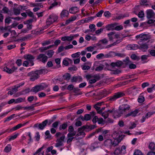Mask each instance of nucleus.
<instances>
[{"instance_id": "45", "label": "nucleus", "mask_w": 155, "mask_h": 155, "mask_svg": "<svg viewBox=\"0 0 155 155\" xmlns=\"http://www.w3.org/2000/svg\"><path fill=\"white\" fill-rule=\"evenodd\" d=\"M76 133V131H74L72 132H70L68 134L67 136L68 137H72L75 135Z\"/></svg>"}, {"instance_id": "27", "label": "nucleus", "mask_w": 155, "mask_h": 155, "mask_svg": "<svg viewBox=\"0 0 155 155\" xmlns=\"http://www.w3.org/2000/svg\"><path fill=\"white\" fill-rule=\"evenodd\" d=\"M69 15L68 12V11L64 10L62 11L61 13V17L62 18L68 17Z\"/></svg>"}, {"instance_id": "62", "label": "nucleus", "mask_w": 155, "mask_h": 155, "mask_svg": "<svg viewBox=\"0 0 155 155\" xmlns=\"http://www.w3.org/2000/svg\"><path fill=\"white\" fill-rule=\"evenodd\" d=\"M150 57V54H148L147 55H143L141 57V59L142 60H146L147 59L148 57Z\"/></svg>"}, {"instance_id": "17", "label": "nucleus", "mask_w": 155, "mask_h": 155, "mask_svg": "<svg viewBox=\"0 0 155 155\" xmlns=\"http://www.w3.org/2000/svg\"><path fill=\"white\" fill-rule=\"evenodd\" d=\"M123 64V62L120 61H118L116 62H112L110 65L113 67L117 66L120 67Z\"/></svg>"}, {"instance_id": "1", "label": "nucleus", "mask_w": 155, "mask_h": 155, "mask_svg": "<svg viewBox=\"0 0 155 155\" xmlns=\"http://www.w3.org/2000/svg\"><path fill=\"white\" fill-rule=\"evenodd\" d=\"M126 147L125 146L123 145L121 147L116 148L113 153L115 155H119L121 153H125L126 152Z\"/></svg>"}, {"instance_id": "11", "label": "nucleus", "mask_w": 155, "mask_h": 155, "mask_svg": "<svg viewBox=\"0 0 155 155\" xmlns=\"http://www.w3.org/2000/svg\"><path fill=\"white\" fill-rule=\"evenodd\" d=\"M95 114V112L92 111L90 114H86L84 115V121H88L90 120L92 117H93Z\"/></svg>"}, {"instance_id": "36", "label": "nucleus", "mask_w": 155, "mask_h": 155, "mask_svg": "<svg viewBox=\"0 0 155 155\" xmlns=\"http://www.w3.org/2000/svg\"><path fill=\"white\" fill-rule=\"evenodd\" d=\"M149 148L152 151L155 150V144L153 143H151L149 146Z\"/></svg>"}, {"instance_id": "52", "label": "nucleus", "mask_w": 155, "mask_h": 155, "mask_svg": "<svg viewBox=\"0 0 155 155\" xmlns=\"http://www.w3.org/2000/svg\"><path fill=\"white\" fill-rule=\"evenodd\" d=\"M18 135V134H17L11 136L9 138V140L10 141L12 140H14L17 137Z\"/></svg>"}, {"instance_id": "47", "label": "nucleus", "mask_w": 155, "mask_h": 155, "mask_svg": "<svg viewBox=\"0 0 155 155\" xmlns=\"http://www.w3.org/2000/svg\"><path fill=\"white\" fill-rule=\"evenodd\" d=\"M46 147L45 146V145H44L42 147L39 148L38 149V150L34 154V155H35L36 154H37L40 152L41 150L43 149L44 148H45Z\"/></svg>"}, {"instance_id": "22", "label": "nucleus", "mask_w": 155, "mask_h": 155, "mask_svg": "<svg viewBox=\"0 0 155 155\" xmlns=\"http://www.w3.org/2000/svg\"><path fill=\"white\" fill-rule=\"evenodd\" d=\"M112 140L108 139L105 140L104 142V144L106 146L109 147L110 148H111V143Z\"/></svg>"}, {"instance_id": "44", "label": "nucleus", "mask_w": 155, "mask_h": 155, "mask_svg": "<svg viewBox=\"0 0 155 155\" xmlns=\"http://www.w3.org/2000/svg\"><path fill=\"white\" fill-rule=\"evenodd\" d=\"M144 97L142 96L139 97L138 99V101L140 103H142L144 101Z\"/></svg>"}, {"instance_id": "61", "label": "nucleus", "mask_w": 155, "mask_h": 155, "mask_svg": "<svg viewBox=\"0 0 155 155\" xmlns=\"http://www.w3.org/2000/svg\"><path fill=\"white\" fill-rule=\"evenodd\" d=\"M11 18L12 17H8L6 18L5 20V23H7L8 24H9L12 21L11 20L12 18Z\"/></svg>"}, {"instance_id": "48", "label": "nucleus", "mask_w": 155, "mask_h": 155, "mask_svg": "<svg viewBox=\"0 0 155 155\" xmlns=\"http://www.w3.org/2000/svg\"><path fill=\"white\" fill-rule=\"evenodd\" d=\"M148 51L151 55L153 56H154V57L155 56V50L149 49L148 50Z\"/></svg>"}, {"instance_id": "31", "label": "nucleus", "mask_w": 155, "mask_h": 155, "mask_svg": "<svg viewBox=\"0 0 155 155\" xmlns=\"http://www.w3.org/2000/svg\"><path fill=\"white\" fill-rule=\"evenodd\" d=\"M63 79L64 80H68L70 79L71 75L69 73H67L62 76Z\"/></svg>"}, {"instance_id": "12", "label": "nucleus", "mask_w": 155, "mask_h": 155, "mask_svg": "<svg viewBox=\"0 0 155 155\" xmlns=\"http://www.w3.org/2000/svg\"><path fill=\"white\" fill-rule=\"evenodd\" d=\"M22 9L24 10L25 8H23L22 6H20L17 8H13V12L15 15H19L21 12V11Z\"/></svg>"}, {"instance_id": "7", "label": "nucleus", "mask_w": 155, "mask_h": 155, "mask_svg": "<svg viewBox=\"0 0 155 155\" xmlns=\"http://www.w3.org/2000/svg\"><path fill=\"white\" fill-rule=\"evenodd\" d=\"M135 38L137 39H140L141 41H146L149 38V36L143 33L137 35Z\"/></svg>"}, {"instance_id": "3", "label": "nucleus", "mask_w": 155, "mask_h": 155, "mask_svg": "<svg viewBox=\"0 0 155 155\" xmlns=\"http://www.w3.org/2000/svg\"><path fill=\"white\" fill-rule=\"evenodd\" d=\"M125 95V94L122 92H120L116 93L112 96L109 99L110 101H114L117 99L122 97Z\"/></svg>"}, {"instance_id": "37", "label": "nucleus", "mask_w": 155, "mask_h": 155, "mask_svg": "<svg viewBox=\"0 0 155 155\" xmlns=\"http://www.w3.org/2000/svg\"><path fill=\"white\" fill-rule=\"evenodd\" d=\"M123 64H125V65H127L131 63V61L129 60V57H126L125 59L123 60Z\"/></svg>"}, {"instance_id": "28", "label": "nucleus", "mask_w": 155, "mask_h": 155, "mask_svg": "<svg viewBox=\"0 0 155 155\" xmlns=\"http://www.w3.org/2000/svg\"><path fill=\"white\" fill-rule=\"evenodd\" d=\"M18 88H12L8 92V94L11 95L15 94L18 91Z\"/></svg>"}, {"instance_id": "60", "label": "nucleus", "mask_w": 155, "mask_h": 155, "mask_svg": "<svg viewBox=\"0 0 155 155\" xmlns=\"http://www.w3.org/2000/svg\"><path fill=\"white\" fill-rule=\"evenodd\" d=\"M131 49H132L133 50H135L138 48V46L136 44H133L131 45Z\"/></svg>"}, {"instance_id": "18", "label": "nucleus", "mask_w": 155, "mask_h": 155, "mask_svg": "<svg viewBox=\"0 0 155 155\" xmlns=\"http://www.w3.org/2000/svg\"><path fill=\"white\" fill-rule=\"evenodd\" d=\"M61 133L59 132V137L60 138L59 139V146L62 145L64 142V139L65 136L63 135L62 136L60 137Z\"/></svg>"}, {"instance_id": "24", "label": "nucleus", "mask_w": 155, "mask_h": 155, "mask_svg": "<svg viewBox=\"0 0 155 155\" xmlns=\"http://www.w3.org/2000/svg\"><path fill=\"white\" fill-rule=\"evenodd\" d=\"M138 113V110L137 109L134 111L129 113L126 115V117H127L130 116H131L133 117H135L137 115V114Z\"/></svg>"}, {"instance_id": "32", "label": "nucleus", "mask_w": 155, "mask_h": 155, "mask_svg": "<svg viewBox=\"0 0 155 155\" xmlns=\"http://www.w3.org/2000/svg\"><path fill=\"white\" fill-rule=\"evenodd\" d=\"M33 89L30 90L31 92H33L35 93H36L39 91L44 90V88H33Z\"/></svg>"}, {"instance_id": "56", "label": "nucleus", "mask_w": 155, "mask_h": 155, "mask_svg": "<svg viewBox=\"0 0 155 155\" xmlns=\"http://www.w3.org/2000/svg\"><path fill=\"white\" fill-rule=\"evenodd\" d=\"M23 108L24 110H34V108H33V106L32 105L28 107H24Z\"/></svg>"}, {"instance_id": "40", "label": "nucleus", "mask_w": 155, "mask_h": 155, "mask_svg": "<svg viewBox=\"0 0 155 155\" xmlns=\"http://www.w3.org/2000/svg\"><path fill=\"white\" fill-rule=\"evenodd\" d=\"M46 53L48 57L51 58L54 54V52L52 50H49L46 52Z\"/></svg>"}, {"instance_id": "33", "label": "nucleus", "mask_w": 155, "mask_h": 155, "mask_svg": "<svg viewBox=\"0 0 155 155\" xmlns=\"http://www.w3.org/2000/svg\"><path fill=\"white\" fill-rule=\"evenodd\" d=\"M49 86V84L46 83H42L34 87H46Z\"/></svg>"}, {"instance_id": "14", "label": "nucleus", "mask_w": 155, "mask_h": 155, "mask_svg": "<svg viewBox=\"0 0 155 155\" xmlns=\"http://www.w3.org/2000/svg\"><path fill=\"white\" fill-rule=\"evenodd\" d=\"M82 78L80 76H73L71 79L72 82H76L77 81L80 82L82 81Z\"/></svg>"}, {"instance_id": "55", "label": "nucleus", "mask_w": 155, "mask_h": 155, "mask_svg": "<svg viewBox=\"0 0 155 155\" xmlns=\"http://www.w3.org/2000/svg\"><path fill=\"white\" fill-rule=\"evenodd\" d=\"M81 53L80 52H78L77 53H76L74 54H72L71 56L72 58H74L76 57H79Z\"/></svg>"}, {"instance_id": "15", "label": "nucleus", "mask_w": 155, "mask_h": 155, "mask_svg": "<svg viewBox=\"0 0 155 155\" xmlns=\"http://www.w3.org/2000/svg\"><path fill=\"white\" fill-rule=\"evenodd\" d=\"M88 128H87L86 126H83L82 127L78 128V132H79V135L83 136L84 137L85 134V133L83 131L84 130L86 129H87Z\"/></svg>"}, {"instance_id": "5", "label": "nucleus", "mask_w": 155, "mask_h": 155, "mask_svg": "<svg viewBox=\"0 0 155 155\" xmlns=\"http://www.w3.org/2000/svg\"><path fill=\"white\" fill-rule=\"evenodd\" d=\"M130 108V106L127 104H123L120 106L119 107V110L120 111L121 114H123V113L127 110H129Z\"/></svg>"}, {"instance_id": "63", "label": "nucleus", "mask_w": 155, "mask_h": 155, "mask_svg": "<svg viewBox=\"0 0 155 155\" xmlns=\"http://www.w3.org/2000/svg\"><path fill=\"white\" fill-rule=\"evenodd\" d=\"M114 115L117 116L118 117H120L122 114L120 113L119 110V111L114 110Z\"/></svg>"}, {"instance_id": "10", "label": "nucleus", "mask_w": 155, "mask_h": 155, "mask_svg": "<svg viewBox=\"0 0 155 155\" xmlns=\"http://www.w3.org/2000/svg\"><path fill=\"white\" fill-rule=\"evenodd\" d=\"M48 57L44 54H41L39 55L37 58L43 63H45L47 61Z\"/></svg>"}, {"instance_id": "46", "label": "nucleus", "mask_w": 155, "mask_h": 155, "mask_svg": "<svg viewBox=\"0 0 155 155\" xmlns=\"http://www.w3.org/2000/svg\"><path fill=\"white\" fill-rule=\"evenodd\" d=\"M77 70V68L75 65H74L68 68V70L71 71H76Z\"/></svg>"}, {"instance_id": "59", "label": "nucleus", "mask_w": 155, "mask_h": 155, "mask_svg": "<svg viewBox=\"0 0 155 155\" xmlns=\"http://www.w3.org/2000/svg\"><path fill=\"white\" fill-rule=\"evenodd\" d=\"M134 155H143L140 151L138 150H136L134 153Z\"/></svg>"}, {"instance_id": "38", "label": "nucleus", "mask_w": 155, "mask_h": 155, "mask_svg": "<svg viewBox=\"0 0 155 155\" xmlns=\"http://www.w3.org/2000/svg\"><path fill=\"white\" fill-rule=\"evenodd\" d=\"M115 33V31H112L109 33L108 34L107 36L109 38L110 41H112L113 40V38L112 37V35H114Z\"/></svg>"}, {"instance_id": "16", "label": "nucleus", "mask_w": 155, "mask_h": 155, "mask_svg": "<svg viewBox=\"0 0 155 155\" xmlns=\"http://www.w3.org/2000/svg\"><path fill=\"white\" fill-rule=\"evenodd\" d=\"M48 122V120H46L43 121L41 123L39 124V129L41 130H43L47 124Z\"/></svg>"}, {"instance_id": "54", "label": "nucleus", "mask_w": 155, "mask_h": 155, "mask_svg": "<svg viewBox=\"0 0 155 155\" xmlns=\"http://www.w3.org/2000/svg\"><path fill=\"white\" fill-rule=\"evenodd\" d=\"M53 2L51 4V6L49 7V9H51L55 6H57L58 4L57 2Z\"/></svg>"}, {"instance_id": "43", "label": "nucleus", "mask_w": 155, "mask_h": 155, "mask_svg": "<svg viewBox=\"0 0 155 155\" xmlns=\"http://www.w3.org/2000/svg\"><path fill=\"white\" fill-rule=\"evenodd\" d=\"M53 46V45H51L47 47H45L41 48V51L43 52L49 49Z\"/></svg>"}, {"instance_id": "49", "label": "nucleus", "mask_w": 155, "mask_h": 155, "mask_svg": "<svg viewBox=\"0 0 155 155\" xmlns=\"http://www.w3.org/2000/svg\"><path fill=\"white\" fill-rule=\"evenodd\" d=\"M123 26L120 25L119 26H116L114 28V30L117 31H120L123 29Z\"/></svg>"}, {"instance_id": "57", "label": "nucleus", "mask_w": 155, "mask_h": 155, "mask_svg": "<svg viewBox=\"0 0 155 155\" xmlns=\"http://www.w3.org/2000/svg\"><path fill=\"white\" fill-rule=\"evenodd\" d=\"M144 12L143 11H141L139 12L138 14V16L139 18H142L144 16Z\"/></svg>"}, {"instance_id": "64", "label": "nucleus", "mask_w": 155, "mask_h": 155, "mask_svg": "<svg viewBox=\"0 0 155 155\" xmlns=\"http://www.w3.org/2000/svg\"><path fill=\"white\" fill-rule=\"evenodd\" d=\"M2 10L4 13H7L9 11L8 8L6 7H4Z\"/></svg>"}, {"instance_id": "6", "label": "nucleus", "mask_w": 155, "mask_h": 155, "mask_svg": "<svg viewBox=\"0 0 155 155\" xmlns=\"http://www.w3.org/2000/svg\"><path fill=\"white\" fill-rule=\"evenodd\" d=\"M64 90L65 88H66L68 90L70 91L72 93H74V95H79L81 94V93L80 91V89L78 88H63Z\"/></svg>"}, {"instance_id": "53", "label": "nucleus", "mask_w": 155, "mask_h": 155, "mask_svg": "<svg viewBox=\"0 0 155 155\" xmlns=\"http://www.w3.org/2000/svg\"><path fill=\"white\" fill-rule=\"evenodd\" d=\"M4 71L9 74L12 73V71L11 69H10L7 67L4 68Z\"/></svg>"}, {"instance_id": "34", "label": "nucleus", "mask_w": 155, "mask_h": 155, "mask_svg": "<svg viewBox=\"0 0 155 155\" xmlns=\"http://www.w3.org/2000/svg\"><path fill=\"white\" fill-rule=\"evenodd\" d=\"M105 56L106 58L109 57H113L115 56V52L113 51H110L108 54H106Z\"/></svg>"}, {"instance_id": "26", "label": "nucleus", "mask_w": 155, "mask_h": 155, "mask_svg": "<svg viewBox=\"0 0 155 155\" xmlns=\"http://www.w3.org/2000/svg\"><path fill=\"white\" fill-rule=\"evenodd\" d=\"M78 11V8L77 7H74L71 8L69 10V12L72 14H75Z\"/></svg>"}, {"instance_id": "21", "label": "nucleus", "mask_w": 155, "mask_h": 155, "mask_svg": "<svg viewBox=\"0 0 155 155\" xmlns=\"http://www.w3.org/2000/svg\"><path fill=\"white\" fill-rule=\"evenodd\" d=\"M26 124V123H25L24 124H18L16 126H15L12 127V129H11L10 130V132H11L13 131L19 129V128H21L22 126H24Z\"/></svg>"}, {"instance_id": "25", "label": "nucleus", "mask_w": 155, "mask_h": 155, "mask_svg": "<svg viewBox=\"0 0 155 155\" xmlns=\"http://www.w3.org/2000/svg\"><path fill=\"white\" fill-rule=\"evenodd\" d=\"M54 22V21L52 19V15H50L49 16V18L47 20L46 25L48 27Z\"/></svg>"}, {"instance_id": "23", "label": "nucleus", "mask_w": 155, "mask_h": 155, "mask_svg": "<svg viewBox=\"0 0 155 155\" xmlns=\"http://www.w3.org/2000/svg\"><path fill=\"white\" fill-rule=\"evenodd\" d=\"M61 40L62 41H71L73 40V37L71 36V35L69 36H65L62 37L61 38Z\"/></svg>"}, {"instance_id": "9", "label": "nucleus", "mask_w": 155, "mask_h": 155, "mask_svg": "<svg viewBox=\"0 0 155 155\" xmlns=\"http://www.w3.org/2000/svg\"><path fill=\"white\" fill-rule=\"evenodd\" d=\"M146 17L147 18H155V14L152 9H148L146 11Z\"/></svg>"}, {"instance_id": "20", "label": "nucleus", "mask_w": 155, "mask_h": 155, "mask_svg": "<svg viewBox=\"0 0 155 155\" xmlns=\"http://www.w3.org/2000/svg\"><path fill=\"white\" fill-rule=\"evenodd\" d=\"M148 45L146 43L141 44L140 45L139 48L143 51H145L148 48Z\"/></svg>"}, {"instance_id": "39", "label": "nucleus", "mask_w": 155, "mask_h": 155, "mask_svg": "<svg viewBox=\"0 0 155 155\" xmlns=\"http://www.w3.org/2000/svg\"><path fill=\"white\" fill-rule=\"evenodd\" d=\"M130 57L133 60H134L138 61L140 59V58L139 56H138L134 54H132Z\"/></svg>"}, {"instance_id": "29", "label": "nucleus", "mask_w": 155, "mask_h": 155, "mask_svg": "<svg viewBox=\"0 0 155 155\" xmlns=\"http://www.w3.org/2000/svg\"><path fill=\"white\" fill-rule=\"evenodd\" d=\"M36 72H38L39 75L42 74H45L46 73H47L48 71V70L46 69H41L39 70L36 71Z\"/></svg>"}, {"instance_id": "58", "label": "nucleus", "mask_w": 155, "mask_h": 155, "mask_svg": "<svg viewBox=\"0 0 155 155\" xmlns=\"http://www.w3.org/2000/svg\"><path fill=\"white\" fill-rule=\"evenodd\" d=\"M115 56H117L120 57H124L125 56L124 54L120 53L115 52Z\"/></svg>"}, {"instance_id": "19", "label": "nucleus", "mask_w": 155, "mask_h": 155, "mask_svg": "<svg viewBox=\"0 0 155 155\" xmlns=\"http://www.w3.org/2000/svg\"><path fill=\"white\" fill-rule=\"evenodd\" d=\"M117 24H118L117 23L108 24L106 26V27L107 28V30L108 31H109L111 30H112L114 29L115 27L117 25Z\"/></svg>"}, {"instance_id": "35", "label": "nucleus", "mask_w": 155, "mask_h": 155, "mask_svg": "<svg viewBox=\"0 0 155 155\" xmlns=\"http://www.w3.org/2000/svg\"><path fill=\"white\" fill-rule=\"evenodd\" d=\"M25 100V98L19 97L15 100V103H19L24 101Z\"/></svg>"}, {"instance_id": "8", "label": "nucleus", "mask_w": 155, "mask_h": 155, "mask_svg": "<svg viewBox=\"0 0 155 155\" xmlns=\"http://www.w3.org/2000/svg\"><path fill=\"white\" fill-rule=\"evenodd\" d=\"M24 57L27 60L26 61H28L29 63L31 64V66L34 65L33 61L35 58L34 56L30 54H28L25 55Z\"/></svg>"}, {"instance_id": "30", "label": "nucleus", "mask_w": 155, "mask_h": 155, "mask_svg": "<svg viewBox=\"0 0 155 155\" xmlns=\"http://www.w3.org/2000/svg\"><path fill=\"white\" fill-rule=\"evenodd\" d=\"M110 93V91H108L105 89H104L103 91L100 92L98 94L100 95H103V96H105L109 94Z\"/></svg>"}, {"instance_id": "13", "label": "nucleus", "mask_w": 155, "mask_h": 155, "mask_svg": "<svg viewBox=\"0 0 155 155\" xmlns=\"http://www.w3.org/2000/svg\"><path fill=\"white\" fill-rule=\"evenodd\" d=\"M108 42V41L106 38H104L103 39L101 40L100 41V42L97 43V45L98 46L99 48H104L102 47V45L100 43H102V44L106 45L107 44Z\"/></svg>"}, {"instance_id": "2", "label": "nucleus", "mask_w": 155, "mask_h": 155, "mask_svg": "<svg viewBox=\"0 0 155 155\" xmlns=\"http://www.w3.org/2000/svg\"><path fill=\"white\" fill-rule=\"evenodd\" d=\"M125 137L124 135H119L118 137L116 139H115L114 141L112 140V143H111V147L112 146L115 147L118 145L119 143L122 140L123 138Z\"/></svg>"}, {"instance_id": "51", "label": "nucleus", "mask_w": 155, "mask_h": 155, "mask_svg": "<svg viewBox=\"0 0 155 155\" xmlns=\"http://www.w3.org/2000/svg\"><path fill=\"white\" fill-rule=\"evenodd\" d=\"M81 67H82V69L84 70H88L91 68V67L86 65H83L81 66Z\"/></svg>"}, {"instance_id": "4", "label": "nucleus", "mask_w": 155, "mask_h": 155, "mask_svg": "<svg viewBox=\"0 0 155 155\" xmlns=\"http://www.w3.org/2000/svg\"><path fill=\"white\" fill-rule=\"evenodd\" d=\"M28 75L30 77V80L31 81H35L38 79L39 77L38 72H36V71L28 73Z\"/></svg>"}, {"instance_id": "42", "label": "nucleus", "mask_w": 155, "mask_h": 155, "mask_svg": "<svg viewBox=\"0 0 155 155\" xmlns=\"http://www.w3.org/2000/svg\"><path fill=\"white\" fill-rule=\"evenodd\" d=\"M102 116L103 117L104 119H106L108 117L109 114L107 112V111H105L103 113H101Z\"/></svg>"}, {"instance_id": "50", "label": "nucleus", "mask_w": 155, "mask_h": 155, "mask_svg": "<svg viewBox=\"0 0 155 155\" xmlns=\"http://www.w3.org/2000/svg\"><path fill=\"white\" fill-rule=\"evenodd\" d=\"M67 127V123H64L62 125H60L59 129L60 130L65 129Z\"/></svg>"}, {"instance_id": "41", "label": "nucleus", "mask_w": 155, "mask_h": 155, "mask_svg": "<svg viewBox=\"0 0 155 155\" xmlns=\"http://www.w3.org/2000/svg\"><path fill=\"white\" fill-rule=\"evenodd\" d=\"M11 150V148L10 145L8 144L6 146L5 149H4V151L5 152L8 153Z\"/></svg>"}]
</instances>
